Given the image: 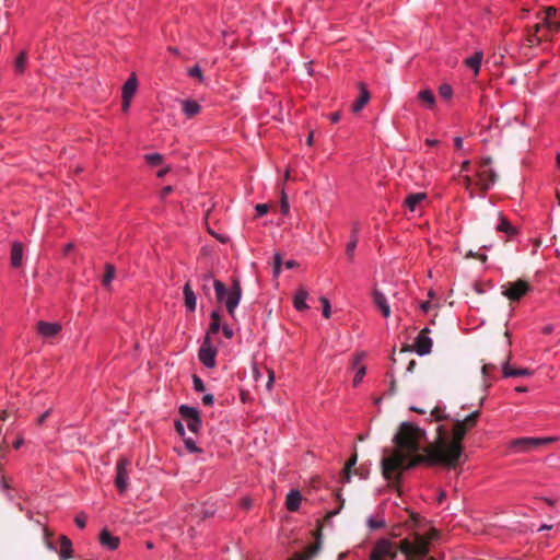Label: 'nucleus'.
Instances as JSON below:
<instances>
[{
    "mask_svg": "<svg viewBox=\"0 0 560 560\" xmlns=\"http://www.w3.org/2000/svg\"><path fill=\"white\" fill-rule=\"evenodd\" d=\"M465 422L456 420L452 430L453 438H440L438 444L431 450L428 456L419 454V440L423 432L420 428L409 422H402L399 431L394 435V443L397 448L392 455L381 460L382 472L385 479L392 480L401 471L416 467L428 462L431 465H445L455 467L463 453L462 441L467 433Z\"/></svg>",
    "mask_w": 560,
    "mask_h": 560,
    "instance_id": "nucleus-1",
    "label": "nucleus"
},
{
    "mask_svg": "<svg viewBox=\"0 0 560 560\" xmlns=\"http://www.w3.org/2000/svg\"><path fill=\"white\" fill-rule=\"evenodd\" d=\"M213 288L218 302L224 303L231 316H234L235 310L242 299V287L238 280H234L231 288L228 289L220 280H213Z\"/></svg>",
    "mask_w": 560,
    "mask_h": 560,
    "instance_id": "nucleus-2",
    "label": "nucleus"
},
{
    "mask_svg": "<svg viewBox=\"0 0 560 560\" xmlns=\"http://www.w3.org/2000/svg\"><path fill=\"white\" fill-rule=\"evenodd\" d=\"M399 550L405 555V560H423L429 555L430 547L427 538L417 535L415 541L400 540Z\"/></svg>",
    "mask_w": 560,
    "mask_h": 560,
    "instance_id": "nucleus-3",
    "label": "nucleus"
},
{
    "mask_svg": "<svg viewBox=\"0 0 560 560\" xmlns=\"http://www.w3.org/2000/svg\"><path fill=\"white\" fill-rule=\"evenodd\" d=\"M399 550V542L396 544L388 538H380L374 542V546L369 556L370 560H395L397 551Z\"/></svg>",
    "mask_w": 560,
    "mask_h": 560,
    "instance_id": "nucleus-4",
    "label": "nucleus"
},
{
    "mask_svg": "<svg viewBox=\"0 0 560 560\" xmlns=\"http://www.w3.org/2000/svg\"><path fill=\"white\" fill-rule=\"evenodd\" d=\"M217 349L212 346L211 338L205 336L201 347L198 351L199 361L208 369L215 366Z\"/></svg>",
    "mask_w": 560,
    "mask_h": 560,
    "instance_id": "nucleus-5",
    "label": "nucleus"
},
{
    "mask_svg": "<svg viewBox=\"0 0 560 560\" xmlns=\"http://www.w3.org/2000/svg\"><path fill=\"white\" fill-rule=\"evenodd\" d=\"M503 288V295L511 301H520L529 290V284L524 280L509 282Z\"/></svg>",
    "mask_w": 560,
    "mask_h": 560,
    "instance_id": "nucleus-6",
    "label": "nucleus"
},
{
    "mask_svg": "<svg viewBox=\"0 0 560 560\" xmlns=\"http://www.w3.org/2000/svg\"><path fill=\"white\" fill-rule=\"evenodd\" d=\"M129 464L127 458H119L116 464L115 486L120 493L126 492L128 489L129 474L127 468Z\"/></svg>",
    "mask_w": 560,
    "mask_h": 560,
    "instance_id": "nucleus-7",
    "label": "nucleus"
},
{
    "mask_svg": "<svg viewBox=\"0 0 560 560\" xmlns=\"http://www.w3.org/2000/svg\"><path fill=\"white\" fill-rule=\"evenodd\" d=\"M429 332L430 328L425 327L416 337L413 348L415 352L420 357L429 354L432 350L433 343L432 339L429 337Z\"/></svg>",
    "mask_w": 560,
    "mask_h": 560,
    "instance_id": "nucleus-8",
    "label": "nucleus"
},
{
    "mask_svg": "<svg viewBox=\"0 0 560 560\" xmlns=\"http://www.w3.org/2000/svg\"><path fill=\"white\" fill-rule=\"evenodd\" d=\"M497 177L498 175L493 168L479 170L476 184L480 189L487 191L495 184Z\"/></svg>",
    "mask_w": 560,
    "mask_h": 560,
    "instance_id": "nucleus-9",
    "label": "nucleus"
},
{
    "mask_svg": "<svg viewBox=\"0 0 560 560\" xmlns=\"http://www.w3.org/2000/svg\"><path fill=\"white\" fill-rule=\"evenodd\" d=\"M138 88V80L135 74H131L122 86V109L126 112L130 106L131 98L133 97Z\"/></svg>",
    "mask_w": 560,
    "mask_h": 560,
    "instance_id": "nucleus-10",
    "label": "nucleus"
},
{
    "mask_svg": "<svg viewBox=\"0 0 560 560\" xmlns=\"http://www.w3.org/2000/svg\"><path fill=\"white\" fill-rule=\"evenodd\" d=\"M36 328L37 334L43 338H54L62 329L59 323H50L45 320H39L36 325Z\"/></svg>",
    "mask_w": 560,
    "mask_h": 560,
    "instance_id": "nucleus-11",
    "label": "nucleus"
},
{
    "mask_svg": "<svg viewBox=\"0 0 560 560\" xmlns=\"http://www.w3.org/2000/svg\"><path fill=\"white\" fill-rule=\"evenodd\" d=\"M372 298L375 306L381 311L382 315L385 318H388L390 316V306L385 294L377 288H374L372 292Z\"/></svg>",
    "mask_w": 560,
    "mask_h": 560,
    "instance_id": "nucleus-12",
    "label": "nucleus"
},
{
    "mask_svg": "<svg viewBox=\"0 0 560 560\" xmlns=\"http://www.w3.org/2000/svg\"><path fill=\"white\" fill-rule=\"evenodd\" d=\"M183 294L186 308L189 312H195L197 306V298L189 281L185 283L183 288Z\"/></svg>",
    "mask_w": 560,
    "mask_h": 560,
    "instance_id": "nucleus-13",
    "label": "nucleus"
},
{
    "mask_svg": "<svg viewBox=\"0 0 560 560\" xmlns=\"http://www.w3.org/2000/svg\"><path fill=\"white\" fill-rule=\"evenodd\" d=\"M59 541H60L59 559L60 560L71 559L73 557L72 541L66 535H61L59 537Z\"/></svg>",
    "mask_w": 560,
    "mask_h": 560,
    "instance_id": "nucleus-14",
    "label": "nucleus"
},
{
    "mask_svg": "<svg viewBox=\"0 0 560 560\" xmlns=\"http://www.w3.org/2000/svg\"><path fill=\"white\" fill-rule=\"evenodd\" d=\"M100 542L108 550H115L119 546V538L112 535L107 529H103L100 534Z\"/></svg>",
    "mask_w": 560,
    "mask_h": 560,
    "instance_id": "nucleus-15",
    "label": "nucleus"
},
{
    "mask_svg": "<svg viewBox=\"0 0 560 560\" xmlns=\"http://www.w3.org/2000/svg\"><path fill=\"white\" fill-rule=\"evenodd\" d=\"M11 266L19 268L23 262V245L21 242H13L11 247Z\"/></svg>",
    "mask_w": 560,
    "mask_h": 560,
    "instance_id": "nucleus-16",
    "label": "nucleus"
},
{
    "mask_svg": "<svg viewBox=\"0 0 560 560\" xmlns=\"http://www.w3.org/2000/svg\"><path fill=\"white\" fill-rule=\"evenodd\" d=\"M364 358V353L361 352V353H357L354 357H353V369H357V372H355V375H354V378H353V385L354 386H358L362 378L364 377L365 373H366V368L364 365H360V362L363 360Z\"/></svg>",
    "mask_w": 560,
    "mask_h": 560,
    "instance_id": "nucleus-17",
    "label": "nucleus"
},
{
    "mask_svg": "<svg viewBox=\"0 0 560 560\" xmlns=\"http://www.w3.org/2000/svg\"><path fill=\"white\" fill-rule=\"evenodd\" d=\"M417 98L421 102L422 106L427 109H433L436 103L434 93L430 89L421 90Z\"/></svg>",
    "mask_w": 560,
    "mask_h": 560,
    "instance_id": "nucleus-18",
    "label": "nucleus"
},
{
    "mask_svg": "<svg viewBox=\"0 0 560 560\" xmlns=\"http://www.w3.org/2000/svg\"><path fill=\"white\" fill-rule=\"evenodd\" d=\"M482 58V51H475L470 57L465 59L464 63L467 68L471 69L475 74H478L480 71Z\"/></svg>",
    "mask_w": 560,
    "mask_h": 560,
    "instance_id": "nucleus-19",
    "label": "nucleus"
},
{
    "mask_svg": "<svg viewBox=\"0 0 560 560\" xmlns=\"http://www.w3.org/2000/svg\"><path fill=\"white\" fill-rule=\"evenodd\" d=\"M308 296V292L304 288H300L296 290L293 299V305L298 311H305L308 308L306 304V300Z\"/></svg>",
    "mask_w": 560,
    "mask_h": 560,
    "instance_id": "nucleus-20",
    "label": "nucleus"
},
{
    "mask_svg": "<svg viewBox=\"0 0 560 560\" xmlns=\"http://www.w3.org/2000/svg\"><path fill=\"white\" fill-rule=\"evenodd\" d=\"M182 110L186 117L191 118L200 113L201 106L196 101L184 100L182 102Z\"/></svg>",
    "mask_w": 560,
    "mask_h": 560,
    "instance_id": "nucleus-21",
    "label": "nucleus"
},
{
    "mask_svg": "<svg viewBox=\"0 0 560 560\" xmlns=\"http://www.w3.org/2000/svg\"><path fill=\"white\" fill-rule=\"evenodd\" d=\"M427 198L425 192H416L410 194L406 197L404 205L411 211L415 212L417 210V206Z\"/></svg>",
    "mask_w": 560,
    "mask_h": 560,
    "instance_id": "nucleus-22",
    "label": "nucleus"
},
{
    "mask_svg": "<svg viewBox=\"0 0 560 560\" xmlns=\"http://www.w3.org/2000/svg\"><path fill=\"white\" fill-rule=\"evenodd\" d=\"M369 100H370L369 91L365 89L364 85H361L360 94L352 105V112L353 113L361 112L363 109V107L368 104Z\"/></svg>",
    "mask_w": 560,
    "mask_h": 560,
    "instance_id": "nucleus-23",
    "label": "nucleus"
},
{
    "mask_svg": "<svg viewBox=\"0 0 560 560\" xmlns=\"http://www.w3.org/2000/svg\"><path fill=\"white\" fill-rule=\"evenodd\" d=\"M495 229L498 232L505 233L509 236H513L517 233L516 229L501 213H499V223Z\"/></svg>",
    "mask_w": 560,
    "mask_h": 560,
    "instance_id": "nucleus-24",
    "label": "nucleus"
},
{
    "mask_svg": "<svg viewBox=\"0 0 560 560\" xmlns=\"http://www.w3.org/2000/svg\"><path fill=\"white\" fill-rule=\"evenodd\" d=\"M301 504V493L298 490H291L285 499L287 509L291 512L296 511Z\"/></svg>",
    "mask_w": 560,
    "mask_h": 560,
    "instance_id": "nucleus-25",
    "label": "nucleus"
},
{
    "mask_svg": "<svg viewBox=\"0 0 560 560\" xmlns=\"http://www.w3.org/2000/svg\"><path fill=\"white\" fill-rule=\"evenodd\" d=\"M211 323L209 325V328L207 330L206 336H209L211 338V335L217 334L221 329V314L219 311L213 310L210 314Z\"/></svg>",
    "mask_w": 560,
    "mask_h": 560,
    "instance_id": "nucleus-26",
    "label": "nucleus"
},
{
    "mask_svg": "<svg viewBox=\"0 0 560 560\" xmlns=\"http://www.w3.org/2000/svg\"><path fill=\"white\" fill-rule=\"evenodd\" d=\"M504 377L530 376L533 372L528 369H513L508 363L502 369Z\"/></svg>",
    "mask_w": 560,
    "mask_h": 560,
    "instance_id": "nucleus-27",
    "label": "nucleus"
},
{
    "mask_svg": "<svg viewBox=\"0 0 560 560\" xmlns=\"http://www.w3.org/2000/svg\"><path fill=\"white\" fill-rule=\"evenodd\" d=\"M319 550V544L311 545L305 552H298L289 560H312Z\"/></svg>",
    "mask_w": 560,
    "mask_h": 560,
    "instance_id": "nucleus-28",
    "label": "nucleus"
},
{
    "mask_svg": "<svg viewBox=\"0 0 560 560\" xmlns=\"http://www.w3.org/2000/svg\"><path fill=\"white\" fill-rule=\"evenodd\" d=\"M510 448L516 450L517 452L530 451L529 438H518L510 442Z\"/></svg>",
    "mask_w": 560,
    "mask_h": 560,
    "instance_id": "nucleus-29",
    "label": "nucleus"
},
{
    "mask_svg": "<svg viewBox=\"0 0 560 560\" xmlns=\"http://www.w3.org/2000/svg\"><path fill=\"white\" fill-rule=\"evenodd\" d=\"M179 415L186 420H190V419H194L196 417H198L200 413H199V410L195 407H190L188 405H182L179 406Z\"/></svg>",
    "mask_w": 560,
    "mask_h": 560,
    "instance_id": "nucleus-30",
    "label": "nucleus"
},
{
    "mask_svg": "<svg viewBox=\"0 0 560 560\" xmlns=\"http://www.w3.org/2000/svg\"><path fill=\"white\" fill-rule=\"evenodd\" d=\"M357 245H358V237H357V231H354L351 235L350 241L348 242V244L346 246V255L350 262L353 261Z\"/></svg>",
    "mask_w": 560,
    "mask_h": 560,
    "instance_id": "nucleus-31",
    "label": "nucleus"
},
{
    "mask_svg": "<svg viewBox=\"0 0 560 560\" xmlns=\"http://www.w3.org/2000/svg\"><path fill=\"white\" fill-rule=\"evenodd\" d=\"M558 441L557 436H548V438H529L530 450L538 448L546 444Z\"/></svg>",
    "mask_w": 560,
    "mask_h": 560,
    "instance_id": "nucleus-32",
    "label": "nucleus"
},
{
    "mask_svg": "<svg viewBox=\"0 0 560 560\" xmlns=\"http://www.w3.org/2000/svg\"><path fill=\"white\" fill-rule=\"evenodd\" d=\"M358 457L357 454H353L350 459L347 462L343 468V481L349 482L351 479V469L357 464Z\"/></svg>",
    "mask_w": 560,
    "mask_h": 560,
    "instance_id": "nucleus-33",
    "label": "nucleus"
},
{
    "mask_svg": "<svg viewBox=\"0 0 560 560\" xmlns=\"http://www.w3.org/2000/svg\"><path fill=\"white\" fill-rule=\"evenodd\" d=\"M115 272H116L115 267L110 264H106L105 273L103 277V281H102L104 287H108L112 283L113 279L115 277Z\"/></svg>",
    "mask_w": 560,
    "mask_h": 560,
    "instance_id": "nucleus-34",
    "label": "nucleus"
},
{
    "mask_svg": "<svg viewBox=\"0 0 560 560\" xmlns=\"http://www.w3.org/2000/svg\"><path fill=\"white\" fill-rule=\"evenodd\" d=\"M479 416L480 411L476 410L469 413L467 417H465V419L459 420V422H465V427L467 428V430H469L476 425Z\"/></svg>",
    "mask_w": 560,
    "mask_h": 560,
    "instance_id": "nucleus-35",
    "label": "nucleus"
},
{
    "mask_svg": "<svg viewBox=\"0 0 560 560\" xmlns=\"http://www.w3.org/2000/svg\"><path fill=\"white\" fill-rule=\"evenodd\" d=\"M213 280H215L213 278V275L212 272H206L201 276V281H202V290L205 292L206 295H209L210 293V284L213 285Z\"/></svg>",
    "mask_w": 560,
    "mask_h": 560,
    "instance_id": "nucleus-36",
    "label": "nucleus"
},
{
    "mask_svg": "<svg viewBox=\"0 0 560 560\" xmlns=\"http://www.w3.org/2000/svg\"><path fill=\"white\" fill-rule=\"evenodd\" d=\"M144 159H145V161L148 162L149 165L158 166V165H160L162 163L163 155L158 153V152L148 153V154L144 155Z\"/></svg>",
    "mask_w": 560,
    "mask_h": 560,
    "instance_id": "nucleus-37",
    "label": "nucleus"
},
{
    "mask_svg": "<svg viewBox=\"0 0 560 560\" xmlns=\"http://www.w3.org/2000/svg\"><path fill=\"white\" fill-rule=\"evenodd\" d=\"M439 94L444 100H451L453 96V88L448 83H443L439 88Z\"/></svg>",
    "mask_w": 560,
    "mask_h": 560,
    "instance_id": "nucleus-38",
    "label": "nucleus"
},
{
    "mask_svg": "<svg viewBox=\"0 0 560 560\" xmlns=\"http://www.w3.org/2000/svg\"><path fill=\"white\" fill-rule=\"evenodd\" d=\"M368 526L372 530L383 528L385 526V520L384 518H374L373 516H370L368 518Z\"/></svg>",
    "mask_w": 560,
    "mask_h": 560,
    "instance_id": "nucleus-39",
    "label": "nucleus"
},
{
    "mask_svg": "<svg viewBox=\"0 0 560 560\" xmlns=\"http://www.w3.org/2000/svg\"><path fill=\"white\" fill-rule=\"evenodd\" d=\"M201 425H202V421H201L200 415L198 417L187 421L188 429L194 433H198L199 430L201 429Z\"/></svg>",
    "mask_w": 560,
    "mask_h": 560,
    "instance_id": "nucleus-40",
    "label": "nucleus"
},
{
    "mask_svg": "<svg viewBox=\"0 0 560 560\" xmlns=\"http://www.w3.org/2000/svg\"><path fill=\"white\" fill-rule=\"evenodd\" d=\"M184 443H185V446L186 448L190 452V453H201V448H199L195 442V440L192 438H185L184 436Z\"/></svg>",
    "mask_w": 560,
    "mask_h": 560,
    "instance_id": "nucleus-41",
    "label": "nucleus"
},
{
    "mask_svg": "<svg viewBox=\"0 0 560 560\" xmlns=\"http://www.w3.org/2000/svg\"><path fill=\"white\" fill-rule=\"evenodd\" d=\"M188 75L191 77V78H196L199 82H203V74H202V71H201V68L196 65L194 67H191L189 70H188Z\"/></svg>",
    "mask_w": 560,
    "mask_h": 560,
    "instance_id": "nucleus-42",
    "label": "nucleus"
},
{
    "mask_svg": "<svg viewBox=\"0 0 560 560\" xmlns=\"http://www.w3.org/2000/svg\"><path fill=\"white\" fill-rule=\"evenodd\" d=\"M282 257L279 253L273 255V276L278 277L281 272Z\"/></svg>",
    "mask_w": 560,
    "mask_h": 560,
    "instance_id": "nucleus-43",
    "label": "nucleus"
},
{
    "mask_svg": "<svg viewBox=\"0 0 560 560\" xmlns=\"http://www.w3.org/2000/svg\"><path fill=\"white\" fill-rule=\"evenodd\" d=\"M192 388L198 393H202L206 389L203 381L196 374L192 375Z\"/></svg>",
    "mask_w": 560,
    "mask_h": 560,
    "instance_id": "nucleus-44",
    "label": "nucleus"
},
{
    "mask_svg": "<svg viewBox=\"0 0 560 560\" xmlns=\"http://www.w3.org/2000/svg\"><path fill=\"white\" fill-rule=\"evenodd\" d=\"M26 60H27V56L24 51L18 56L16 61H15L16 71L22 72L24 70Z\"/></svg>",
    "mask_w": 560,
    "mask_h": 560,
    "instance_id": "nucleus-45",
    "label": "nucleus"
},
{
    "mask_svg": "<svg viewBox=\"0 0 560 560\" xmlns=\"http://www.w3.org/2000/svg\"><path fill=\"white\" fill-rule=\"evenodd\" d=\"M0 489L10 501H13L10 485L3 478H0Z\"/></svg>",
    "mask_w": 560,
    "mask_h": 560,
    "instance_id": "nucleus-46",
    "label": "nucleus"
},
{
    "mask_svg": "<svg viewBox=\"0 0 560 560\" xmlns=\"http://www.w3.org/2000/svg\"><path fill=\"white\" fill-rule=\"evenodd\" d=\"M319 301H320V303L323 305V311H322L323 312V316L325 318H329L330 317V302H329V300L327 298H325V296H322L319 299Z\"/></svg>",
    "mask_w": 560,
    "mask_h": 560,
    "instance_id": "nucleus-47",
    "label": "nucleus"
},
{
    "mask_svg": "<svg viewBox=\"0 0 560 560\" xmlns=\"http://www.w3.org/2000/svg\"><path fill=\"white\" fill-rule=\"evenodd\" d=\"M88 516L84 513H79L74 517L75 525L83 529L86 526Z\"/></svg>",
    "mask_w": 560,
    "mask_h": 560,
    "instance_id": "nucleus-48",
    "label": "nucleus"
},
{
    "mask_svg": "<svg viewBox=\"0 0 560 560\" xmlns=\"http://www.w3.org/2000/svg\"><path fill=\"white\" fill-rule=\"evenodd\" d=\"M290 210L289 199L284 190L281 192V212L288 214Z\"/></svg>",
    "mask_w": 560,
    "mask_h": 560,
    "instance_id": "nucleus-49",
    "label": "nucleus"
},
{
    "mask_svg": "<svg viewBox=\"0 0 560 560\" xmlns=\"http://www.w3.org/2000/svg\"><path fill=\"white\" fill-rule=\"evenodd\" d=\"M431 415L438 420V421H441V420H444V419H447L448 417L444 413L443 409L441 407H435Z\"/></svg>",
    "mask_w": 560,
    "mask_h": 560,
    "instance_id": "nucleus-50",
    "label": "nucleus"
},
{
    "mask_svg": "<svg viewBox=\"0 0 560 560\" xmlns=\"http://www.w3.org/2000/svg\"><path fill=\"white\" fill-rule=\"evenodd\" d=\"M255 210L258 217H264L265 214L268 213L269 207L266 203H258L255 207Z\"/></svg>",
    "mask_w": 560,
    "mask_h": 560,
    "instance_id": "nucleus-51",
    "label": "nucleus"
},
{
    "mask_svg": "<svg viewBox=\"0 0 560 560\" xmlns=\"http://www.w3.org/2000/svg\"><path fill=\"white\" fill-rule=\"evenodd\" d=\"M544 25H546L549 31H552V32L560 31V22H555V21L550 20V21L544 22Z\"/></svg>",
    "mask_w": 560,
    "mask_h": 560,
    "instance_id": "nucleus-52",
    "label": "nucleus"
},
{
    "mask_svg": "<svg viewBox=\"0 0 560 560\" xmlns=\"http://www.w3.org/2000/svg\"><path fill=\"white\" fill-rule=\"evenodd\" d=\"M221 329L225 338L231 339L234 336V330L231 326L223 325Z\"/></svg>",
    "mask_w": 560,
    "mask_h": 560,
    "instance_id": "nucleus-53",
    "label": "nucleus"
},
{
    "mask_svg": "<svg viewBox=\"0 0 560 560\" xmlns=\"http://www.w3.org/2000/svg\"><path fill=\"white\" fill-rule=\"evenodd\" d=\"M202 402L206 406H212L214 404V396L212 394L203 395Z\"/></svg>",
    "mask_w": 560,
    "mask_h": 560,
    "instance_id": "nucleus-54",
    "label": "nucleus"
},
{
    "mask_svg": "<svg viewBox=\"0 0 560 560\" xmlns=\"http://www.w3.org/2000/svg\"><path fill=\"white\" fill-rule=\"evenodd\" d=\"M175 429L180 436H185V428L180 420L175 421Z\"/></svg>",
    "mask_w": 560,
    "mask_h": 560,
    "instance_id": "nucleus-55",
    "label": "nucleus"
},
{
    "mask_svg": "<svg viewBox=\"0 0 560 560\" xmlns=\"http://www.w3.org/2000/svg\"><path fill=\"white\" fill-rule=\"evenodd\" d=\"M492 163V159L490 156L483 158L480 162V170L491 168L490 165Z\"/></svg>",
    "mask_w": 560,
    "mask_h": 560,
    "instance_id": "nucleus-56",
    "label": "nucleus"
},
{
    "mask_svg": "<svg viewBox=\"0 0 560 560\" xmlns=\"http://www.w3.org/2000/svg\"><path fill=\"white\" fill-rule=\"evenodd\" d=\"M545 12H546V18H545L544 22H547V21L551 20V18L556 14L557 11L553 7H548Z\"/></svg>",
    "mask_w": 560,
    "mask_h": 560,
    "instance_id": "nucleus-57",
    "label": "nucleus"
},
{
    "mask_svg": "<svg viewBox=\"0 0 560 560\" xmlns=\"http://www.w3.org/2000/svg\"><path fill=\"white\" fill-rule=\"evenodd\" d=\"M44 533L46 536V547L51 551H56L57 549H56L55 545L48 539V536H49L48 529L45 528Z\"/></svg>",
    "mask_w": 560,
    "mask_h": 560,
    "instance_id": "nucleus-58",
    "label": "nucleus"
},
{
    "mask_svg": "<svg viewBox=\"0 0 560 560\" xmlns=\"http://www.w3.org/2000/svg\"><path fill=\"white\" fill-rule=\"evenodd\" d=\"M172 191H173V187L172 186L163 187L162 190H161V194H160L161 199H165L166 196H168Z\"/></svg>",
    "mask_w": 560,
    "mask_h": 560,
    "instance_id": "nucleus-59",
    "label": "nucleus"
},
{
    "mask_svg": "<svg viewBox=\"0 0 560 560\" xmlns=\"http://www.w3.org/2000/svg\"><path fill=\"white\" fill-rule=\"evenodd\" d=\"M269 375H268V382L266 384V387L268 390H271L272 388V384L275 382V374H273V371H268Z\"/></svg>",
    "mask_w": 560,
    "mask_h": 560,
    "instance_id": "nucleus-60",
    "label": "nucleus"
},
{
    "mask_svg": "<svg viewBox=\"0 0 560 560\" xmlns=\"http://www.w3.org/2000/svg\"><path fill=\"white\" fill-rule=\"evenodd\" d=\"M49 415H50V409H48L44 413H42L37 419L38 424H43L45 422V420L49 417Z\"/></svg>",
    "mask_w": 560,
    "mask_h": 560,
    "instance_id": "nucleus-61",
    "label": "nucleus"
},
{
    "mask_svg": "<svg viewBox=\"0 0 560 560\" xmlns=\"http://www.w3.org/2000/svg\"><path fill=\"white\" fill-rule=\"evenodd\" d=\"M329 118L332 124H337L341 118V114L339 112H335L330 114Z\"/></svg>",
    "mask_w": 560,
    "mask_h": 560,
    "instance_id": "nucleus-62",
    "label": "nucleus"
},
{
    "mask_svg": "<svg viewBox=\"0 0 560 560\" xmlns=\"http://www.w3.org/2000/svg\"><path fill=\"white\" fill-rule=\"evenodd\" d=\"M464 140L462 137H455L454 138V145L456 149L460 150L463 149Z\"/></svg>",
    "mask_w": 560,
    "mask_h": 560,
    "instance_id": "nucleus-63",
    "label": "nucleus"
},
{
    "mask_svg": "<svg viewBox=\"0 0 560 560\" xmlns=\"http://www.w3.org/2000/svg\"><path fill=\"white\" fill-rule=\"evenodd\" d=\"M431 304L429 301H424L420 304V308L423 311V312H428L429 308H430Z\"/></svg>",
    "mask_w": 560,
    "mask_h": 560,
    "instance_id": "nucleus-64",
    "label": "nucleus"
}]
</instances>
